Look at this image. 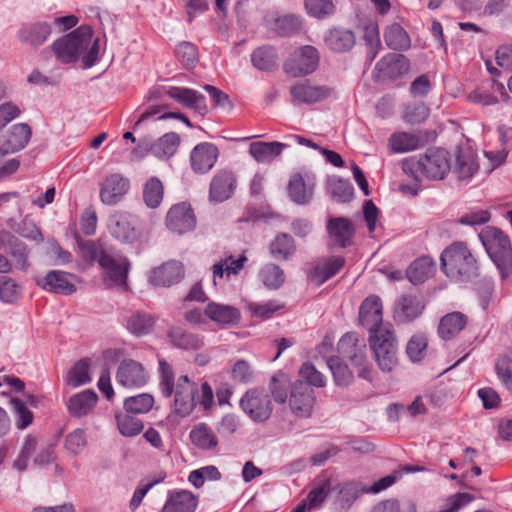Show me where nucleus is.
<instances>
[{
    "label": "nucleus",
    "mask_w": 512,
    "mask_h": 512,
    "mask_svg": "<svg viewBox=\"0 0 512 512\" xmlns=\"http://www.w3.org/2000/svg\"><path fill=\"white\" fill-rule=\"evenodd\" d=\"M57 60L63 64L82 59L85 68H90L99 59V39L93 40L89 26H80L71 33L57 39L51 46Z\"/></svg>",
    "instance_id": "f257e3e1"
},
{
    "label": "nucleus",
    "mask_w": 512,
    "mask_h": 512,
    "mask_svg": "<svg viewBox=\"0 0 512 512\" xmlns=\"http://www.w3.org/2000/svg\"><path fill=\"white\" fill-rule=\"evenodd\" d=\"M80 254L86 261H97L104 270V281L109 285L125 286L129 262L123 257H114L100 242L88 240L79 244Z\"/></svg>",
    "instance_id": "f03ea898"
},
{
    "label": "nucleus",
    "mask_w": 512,
    "mask_h": 512,
    "mask_svg": "<svg viewBox=\"0 0 512 512\" xmlns=\"http://www.w3.org/2000/svg\"><path fill=\"white\" fill-rule=\"evenodd\" d=\"M445 275L455 281H468L478 275V263L464 242H454L440 256Z\"/></svg>",
    "instance_id": "7ed1b4c3"
},
{
    "label": "nucleus",
    "mask_w": 512,
    "mask_h": 512,
    "mask_svg": "<svg viewBox=\"0 0 512 512\" xmlns=\"http://www.w3.org/2000/svg\"><path fill=\"white\" fill-rule=\"evenodd\" d=\"M479 238L492 262L506 279L512 269V243L507 234L492 226L484 227Z\"/></svg>",
    "instance_id": "20e7f679"
},
{
    "label": "nucleus",
    "mask_w": 512,
    "mask_h": 512,
    "mask_svg": "<svg viewBox=\"0 0 512 512\" xmlns=\"http://www.w3.org/2000/svg\"><path fill=\"white\" fill-rule=\"evenodd\" d=\"M370 347L379 368L390 372L398 363V342L390 327H380L369 335Z\"/></svg>",
    "instance_id": "39448f33"
},
{
    "label": "nucleus",
    "mask_w": 512,
    "mask_h": 512,
    "mask_svg": "<svg viewBox=\"0 0 512 512\" xmlns=\"http://www.w3.org/2000/svg\"><path fill=\"white\" fill-rule=\"evenodd\" d=\"M415 166L428 179L442 180L451 169L450 154L442 148H431L417 162L405 160L402 163L406 173H412Z\"/></svg>",
    "instance_id": "423d86ee"
},
{
    "label": "nucleus",
    "mask_w": 512,
    "mask_h": 512,
    "mask_svg": "<svg viewBox=\"0 0 512 512\" xmlns=\"http://www.w3.org/2000/svg\"><path fill=\"white\" fill-rule=\"evenodd\" d=\"M318 63V50L311 45H305L290 55L283 64V70L292 77H300L314 72Z\"/></svg>",
    "instance_id": "0eeeda50"
},
{
    "label": "nucleus",
    "mask_w": 512,
    "mask_h": 512,
    "mask_svg": "<svg viewBox=\"0 0 512 512\" xmlns=\"http://www.w3.org/2000/svg\"><path fill=\"white\" fill-rule=\"evenodd\" d=\"M315 403L316 396L312 387L302 380L293 383L289 390L288 406L295 417H311Z\"/></svg>",
    "instance_id": "6e6552de"
},
{
    "label": "nucleus",
    "mask_w": 512,
    "mask_h": 512,
    "mask_svg": "<svg viewBox=\"0 0 512 512\" xmlns=\"http://www.w3.org/2000/svg\"><path fill=\"white\" fill-rule=\"evenodd\" d=\"M242 410L255 422L266 421L272 413V403L267 393L251 389L240 400Z\"/></svg>",
    "instance_id": "1a4fd4ad"
},
{
    "label": "nucleus",
    "mask_w": 512,
    "mask_h": 512,
    "mask_svg": "<svg viewBox=\"0 0 512 512\" xmlns=\"http://www.w3.org/2000/svg\"><path fill=\"white\" fill-rule=\"evenodd\" d=\"M137 216L128 212H118L109 219V231L113 237L123 243H133L140 239Z\"/></svg>",
    "instance_id": "9d476101"
},
{
    "label": "nucleus",
    "mask_w": 512,
    "mask_h": 512,
    "mask_svg": "<svg viewBox=\"0 0 512 512\" xmlns=\"http://www.w3.org/2000/svg\"><path fill=\"white\" fill-rule=\"evenodd\" d=\"M166 227L179 235L193 231L196 227V217L190 204L181 202L173 205L166 215Z\"/></svg>",
    "instance_id": "9b49d317"
},
{
    "label": "nucleus",
    "mask_w": 512,
    "mask_h": 512,
    "mask_svg": "<svg viewBox=\"0 0 512 512\" xmlns=\"http://www.w3.org/2000/svg\"><path fill=\"white\" fill-rule=\"evenodd\" d=\"M149 374L144 366L133 359H125L118 366L116 382L118 385L133 389L141 388L147 384Z\"/></svg>",
    "instance_id": "f8f14e48"
},
{
    "label": "nucleus",
    "mask_w": 512,
    "mask_h": 512,
    "mask_svg": "<svg viewBox=\"0 0 512 512\" xmlns=\"http://www.w3.org/2000/svg\"><path fill=\"white\" fill-rule=\"evenodd\" d=\"M197 385L187 375L178 377L174 385V411L181 417L188 416L194 409Z\"/></svg>",
    "instance_id": "ddd939ff"
},
{
    "label": "nucleus",
    "mask_w": 512,
    "mask_h": 512,
    "mask_svg": "<svg viewBox=\"0 0 512 512\" xmlns=\"http://www.w3.org/2000/svg\"><path fill=\"white\" fill-rule=\"evenodd\" d=\"M423 298L417 294H404L395 303L393 317L397 323L405 324L417 319L424 311Z\"/></svg>",
    "instance_id": "4468645a"
},
{
    "label": "nucleus",
    "mask_w": 512,
    "mask_h": 512,
    "mask_svg": "<svg viewBox=\"0 0 512 512\" xmlns=\"http://www.w3.org/2000/svg\"><path fill=\"white\" fill-rule=\"evenodd\" d=\"M409 60L402 54L389 53L375 66L377 78L381 80H395L409 71Z\"/></svg>",
    "instance_id": "2eb2a0df"
},
{
    "label": "nucleus",
    "mask_w": 512,
    "mask_h": 512,
    "mask_svg": "<svg viewBox=\"0 0 512 512\" xmlns=\"http://www.w3.org/2000/svg\"><path fill=\"white\" fill-rule=\"evenodd\" d=\"M219 156L218 148L209 142L196 145L190 153V163L194 172L206 173L213 168Z\"/></svg>",
    "instance_id": "dca6fc26"
},
{
    "label": "nucleus",
    "mask_w": 512,
    "mask_h": 512,
    "mask_svg": "<svg viewBox=\"0 0 512 512\" xmlns=\"http://www.w3.org/2000/svg\"><path fill=\"white\" fill-rule=\"evenodd\" d=\"M130 182L119 173L107 176L100 189V199L106 205H115L128 192Z\"/></svg>",
    "instance_id": "f3484780"
},
{
    "label": "nucleus",
    "mask_w": 512,
    "mask_h": 512,
    "mask_svg": "<svg viewBox=\"0 0 512 512\" xmlns=\"http://www.w3.org/2000/svg\"><path fill=\"white\" fill-rule=\"evenodd\" d=\"M359 321L369 330L370 334L377 328L386 327L382 324V303L378 296L371 295L362 302L359 309Z\"/></svg>",
    "instance_id": "a211bd4d"
},
{
    "label": "nucleus",
    "mask_w": 512,
    "mask_h": 512,
    "mask_svg": "<svg viewBox=\"0 0 512 512\" xmlns=\"http://www.w3.org/2000/svg\"><path fill=\"white\" fill-rule=\"evenodd\" d=\"M184 276L181 262L170 260L152 270L149 280L155 286L168 287L178 283Z\"/></svg>",
    "instance_id": "6ab92c4d"
},
{
    "label": "nucleus",
    "mask_w": 512,
    "mask_h": 512,
    "mask_svg": "<svg viewBox=\"0 0 512 512\" xmlns=\"http://www.w3.org/2000/svg\"><path fill=\"white\" fill-rule=\"evenodd\" d=\"M167 95L178 103L204 115L207 113V104L204 95L196 90L185 87H170Z\"/></svg>",
    "instance_id": "aec40b11"
},
{
    "label": "nucleus",
    "mask_w": 512,
    "mask_h": 512,
    "mask_svg": "<svg viewBox=\"0 0 512 512\" xmlns=\"http://www.w3.org/2000/svg\"><path fill=\"white\" fill-rule=\"evenodd\" d=\"M235 176L229 171H219L210 183L209 199L213 202H223L234 193Z\"/></svg>",
    "instance_id": "412c9836"
},
{
    "label": "nucleus",
    "mask_w": 512,
    "mask_h": 512,
    "mask_svg": "<svg viewBox=\"0 0 512 512\" xmlns=\"http://www.w3.org/2000/svg\"><path fill=\"white\" fill-rule=\"evenodd\" d=\"M294 103L311 104L327 98L330 89L325 86H314L308 82L298 83L290 88Z\"/></svg>",
    "instance_id": "4be33fe9"
},
{
    "label": "nucleus",
    "mask_w": 512,
    "mask_h": 512,
    "mask_svg": "<svg viewBox=\"0 0 512 512\" xmlns=\"http://www.w3.org/2000/svg\"><path fill=\"white\" fill-rule=\"evenodd\" d=\"M356 42L354 33L344 28L329 29L324 35L325 46L334 53L350 51Z\"/></svg>",
    "instance_id": "5701e85b"
},
{
    "label": "nucleus",
    "mask_w": 512,
    "mask_h": 512,
    "mask_svg": "<svg viewBox=\"0 0 512 512\" xmlns=\"http://www.w3.org/2000/svg\"><path fill=\"white\" fill-rule=\"evenodd\" d=\"M71 277L72 275L69 273L53 270L48 272L44 279L38 282V285L49 292L70 295L76 291L75 285L70 280Z\"/></svg>",
    "instance_id": "b1692460"
},
{
    "label": "nucleus",
    "mask_w": 512,
    "mask_h": 512,
    "mask_svg": "<svg viewBox=\"0 0 512 512\" xmlns=\"http://www.w3.org/2000/svg\"><path fill=\"white\" fill-rule=\"evenodd\" d=\"M198 498L188 490L171 491L162 512H195Z\"/></svg>",
    "instance_id": "393cba45"
},
{
    "label": "nucleus",
    "mask_w": 512,
    "mask_h": 512,
    "mask_svg": "<svg viewBox=\"0 0 512 512\" xmlns=\"http://www.w3.org/2000/svg\"><path fill=\"white\" fill-rule=\"evenodd\" d=\"M327 230L333 242L340 247H347L351 243L355 229L352 222L344 217L330 218Z\"/></svg>",
    "instance_id": "a878e982"
},
{
    "label": "nucleus",
    "mask_w": 512,
    "mask_h": 512,
    "mask_svg": "<svg viewBox=\"0 0 512 512\" xmlns=\"http://www.w3.org/2000/svg\"><path fill=\"white\" fill-rule=\"evenodd\" d=\"M344 264L345 259L341 256L329 257L315 265V267L310 271L309 278L316 285H322L337 274Z\"/></svg>",
    "instance_id": "bb28decb"
},
{
    "label": "nucleus",
    "mask_w": 512,
    "mask_h": 512,
    "mask_svg": "<svg viewBox=\"0 0 512 512\" xmlns=\"http://www.w3.org/2000/svg\"><path fill=\"white\" fill-rule=\"evenodd\" d=\"M205 315L221 325H231L239 322L241 314L240 311L231 305L210 302L204 310Z\"/></svg>",
    "instance_id": "cd10ccee"
},
{
    "label": "nucleus",
    "mask_w": 512,
    "mask_h": 512,
    "mask_svg": "<svg viewBox=\"0 0 512 512\" xmlns=\"http://www.w3.org/2000/svg\"><path fill=\"white\" fill-rule=\"evenodd\" d=\"M288 146V144L278 141L252 142L249 146V153L258 163H270Z\"/></svg>",
    "instance_id": "c85d7f7f"
},
{
    "label": "nucleus",
    "mask_w": 512,
    "mask_h": 512,
    "mask_svg": "<svg viewBox=\"0 0 512 512\" xmlns=\"http://www.w3.org/2000/svg\"><path fill=\"white\" fill-rule=\"evenodd\" d=\"M251 62L258 70L271 72L278 68L279 57L274 47L261 46L252 52Z\"/></svg>",
    "instance_id": "c756f323"
},
{
    "label": "nucleus",
    "mask_w": 512,
    "mask_h": 512,
    "mask_svg": "<svg viewBox=\"0 0 512 512\" xmlns=\"http://www.w3.org/2000/svg\"><path fill=\"white\" fill-rule=\"evenodd\" d=\"M97 400L98 396L93 390L82 391L69 399V412L76 417L85 416L93 410Z\"/></svg>",
    "instance_id": "7c9ffc66"
},
{
    "label": "nucleus",
    "mask_w": 512,
    "mask_h": 512,
    "mask_svg": "<svg viewBox=\"0 0 512 512\" xmlns=\"http://www.w3.org/2000/svg\"><path fill=\"white\" fill-rule=\"evenodd\" d=\"M167 337L174 347L183 350H197L203 345V340L199 335L185 331L180 327H172L168 331Z\"/></svg>",
    "instance_id": "2f4dec72"
},
{
    "label": "nucleus",
    "mask_w": 512,
    "mask_h": 512,
    "mask_svg": "<svg viewBox=\"0 0 512 512\" xmlns=\"http://www.w3.org/2000/svg\"><path fill=\"white\" fill-rule=\"evenodd\" d=\"M435 271L434 261L423 256L414 260L406 271L407 278L413 284L424 283Z\"/></svg>",
    "instance_id": "473e14b6"
},
{
    "label": "nucleus",
    "mask_w": 512,
    "mask_h": 512,
    "mask_svg": "<svg viewBox=\"0 0 512 512\" xmlns=\"http://www.w3.org/2000/svg\"><path fill=\"white\" fill-rule=\"evenodd\" d=\"M467 318L461 312H452L445 315L439 323L438 333L444 340H449L458 335L466 326Z\"/></svg>",
    "instance_id": "72a5a7b5"
},
{
    "label": "nucleus",
    "mask_w": 512,
    "mask_h": 512,
    "mask_svg": "<svg viewBox=\"0 0 512 512\" xmlns=\"http://www.w3.org/2000/svg\"><path fill=\"white\" fill-rule=\"evenodd\" d=\"M247 262V257L241 254L237 259L233 256H227L212 266L213 282L216 285L218 278L226 276L229 278L231 275H237L243 269L244 264Z\"/></svg>",
    "instance_id": "f704fd0d"
},
{
    "label": "nucleus",
    "mask_w": 512,
    "mask_h": 512,
    "mask_svg": "<svg viewBox=\"0 0 512 512\" xmlns=\"http://www.w3.org/2000/svg\"><path fill=\"white\" fill-rule=\"evenodd\" d=\"M30 135L31 130L28 124L20 123L13 125L6 140L7 148H0V158L9 151L15 152L24 148L29 141Z\"/></svg>",
    "instance_id": "c9c22d12"
},
{
    "label": "nucleus",
    "mask_w": 512,
    "mask_h": 512,
    "mask_svg": "<svg viewBox=\"0 0 512 512\" xmlns=\"http://www.w3.org/2000/svg\"><path fill=\"white\" fill-rule=\"evenodd\" d=\"M479 165L475 154L470 150H458L454 172L460 180L470 179L477 171Z\"/></svg>",
    "instance_id": "e433bc0d"
},
{
    "label": "nucleus",
    "mask_w": 512,
    "mask_h": 512,
    "mask_svg": "<svg viewBox=\"0 0 512 512\" xmlns=\"http://www.w3.org/2000/svg\"><path fill=\"white\" fill-rule=\"evenodd\" d=\"M191 442L202 450H213L218 445V439L213 430L205 423L195 425L190 431Z\"/></svg>",
    "instance_id": "4c0bfd02"
},
{
    "label": "nucleus",
    "mask_w": 512,
    "mask_h": 512,
    "mask_svg": "<svg viewBox=\"0 0 512 512\" xmlns=\"http://www.w3.org/2000/svg\"><path fill=\"white\" fill-rule=\"evenodd\" d=\"M386 45L392 50H407L410 48V37L404 28L398 23L388 25L384 31Z\"/></svg>",
    "instance_id": "58836bf2"
},
{
    "label": "nucleus",
    "mask_w": 512,
    "mask_h": 512,
    "mask_svg": "<svg viewBox=\"0 0 512 512\" xmlns=\"http://www.w3.org/2000/svg\"><path fill=\"white\" fill-rule=\"evenodd\" d=\"M421 144L418 135L408 132L393 133L388 140V145L392 153H405L416 150Z\"/></svg>",
    "instance_id": "ea45409f"
},
{
    "label": "nucleus",
    "mask_w": 512,
    "mask_h": 512,
    "mask_svg": "<svg viewBox=\"0 0 512 512\" xmlns=\"http://www.w3.org/2000/svg\"><path fill=\"white\" fill-rule=\"evenodd\" d=\"M338 351L343 357L349 360L352 358L353 354L367 352L366 341L357 333H346L338 342Z\"/></svg>",
    "instance_id": "a19ab883"
},
{
    "label": "nucleus",
    "mask_w": 512,
    "mask_h": 512,
    "mask_svg": "<svg viewBox=\"0 0 512 512\" xmlns=\"http://www.w3.org/2000/svg\"><path fill=\"white\" fill-rule=\"evenodd\" d=\"M327 191L339 203L349 202L354 195V188L348 180L333 176L327 180Z\"/></svg>",
    "instance_id": "79ce46f5"
},
{
    "label": "nucleus",
    "mask_w": 512,
    "mask_h": 512,
    "mask_svg": "<svg viewBox=\"0 0 512 512\" xmlns=\"http://www.w3.org/2000/svg\"><path fill=\"white\" fill-rule=\"evenodd\" d=\"M180 145V136L175 132H169L160 137L152 146V153L158 158L173 156Z\"/></svg>",
    "instance_id": "37998d69"
},
{
    "label": "nucleus",
    "mask_w": 512,
    "mask_h": 512,
    "mask_svg": "<svg viewBox=\"0 0 512 512\" xmlns=\"http://www.w3.org/2000/svg\"><path fill=\"white\" fill-rule=\"evenodd\" d=\"M291 200L297 204L308 203L313 195V187L307 186L301 175L293 176L288 186Z\"/></svg>",
    "instance_id": "c03bdc74"
},
{
    "label": "nucleus",
    "mask_w": 512,
    "mask_h": 512,
    "mask_svg": "<svg viewBox=\"0 0 512 512\" xmlns=\"http://www.w3.org/2000/svg\"><path fill=\"white\" fill-rule=\"evenodd\" d=\"M296 251L293 238L286 233H280L270 244V252L280 260L289 259Z\"/></svg>",
    "instance_id": "a18cd8bd"
},
{
    "label": "nucleus",
    "mask_w": 512,
    "mask_h": 512,
    "mask_svg": "<svg viewBox=\"0 0 512 512\" xmlns=\"http://www.w3.org/2000/svg\"><path fill=\"white\" fill-rule=\"evenodd\" d=\"M155 324V318L148 313L136 312L127 320V329L136 336L149 334Z\"/></svg>",
    "instance_id": "49530a36"
},
{
    "label": "nucleus",
    "mask_w": 512,
    "mask_h": 512,
    "mask_svg": "<svg viewBox=\"0 0 512 512\" xmlns=\"http://www.w3.org/2000/svg\"><path fill=\"white\" fill-rule=\"evenodd\" d=\"M115 419L119 432L125 437L136 436L143 430V422L128 412L117 411Z\"/></svg>",
    "instance_id": "de8ad7c7"
},
{
    "label": "nucleus",
    "mask_w": 512,
    "mask_h": 512,
    "mask_svg": "<svg viewBox=\"0 0 512 512\" xmlns=\"http://www.w3.org/2000/svg\"><path fill=\"white\" fill-rule=\"evenodd\" d=\"M164 197V187L162 182L156 178L151 177L144 185L143 188V201L147 207L151 209L157 208Z\"/></svg>",
    "instance_id": "09e8293b"
},
{
    "label": "nucleus",
    "mask_w": 512,
    "mask_h": 512,
    "mask_svg": "<svg viewBox=\"0 0 512 512\" xmlns=\"http://www.w3.org/2000/svg\"><path fill=\"white\" fill-rule=\"evenodd\" d=\"M11 411L15 419V427L24 430L32 424V412L25 401L18 397H10Z\"/></svg>",
    "instance_id": "8fccbe9b"
},
{
    "label": "nucleus",
    "mask_w": 512,
    "mask_h": 512,
    "mask_svg": "<svg viewBox=\"0 0 512 512\" xmlns=\"http://www.w3.org/2000/svg\"><path fill=\"white\" fill-rule=\"evenodd\" d=\"M159 388L165 398H170L174 392L175 374L172 366L164 359H158Z\"/></svg>",
    "instance_id": "3c124183"
},
{
    "label": "nucleus",
    "mask_w": 512,
    "mask_h": 512,
    "mask_svg": "<svg viewBox=\"0 0 512 512\" xmlns=\"http://www.w3.org/2000/svg\"><path fill=\"white\" fill-rule=\"evenodd\" d=\"M153 405L154 397L147 393L128 397L124 401L125 411L133 414L148 413L152 409Z\"/></svg>",
    "instance_id": "603ef678"
},
{
    "label": "nucleus",
    "mask_w": 512,
    "mask_h": 512,
    "mask_svg": "<svg viewBox=\"0 0 512 512\" xmlns=\"http://www.w3.org/2000/svg\"><path fill=\"white\" fill-rule=\"evenodd\" d=\"M263 284L269 289H277L284 283L283 270L273 263L266 264L259 272Z\"/></svg>",
    "instance_id": "864d4df0"
},
{
    "label": "nucleus",
    "mask_w": 512,
    "mask_h": 512,
    "mask_svg": "<svg viewBox=\"0 0 512 512\" xmlns=\"http://www.w3.org/2000/svg\"><path fill=\"white\" fill-rule=\"evenodd\" d=\"M90 380V361L87 358L79 360L71 368L67 377V383L72 387L86 384Z\"/></svg>",
    "instance_id": "5fc2aeb1"
},
{
    "label": "nucleus",
    "mask_w": 512,
    "mask_h": 512,
    "mask_svg": "<svg viewBox=\"0 0 512 512\" xmlns=\"http://www.w3.org/2000/svg\"><path fill=\"white\" fill-rule=\"evenodd\" d=\"M327 365L331 370L334 381L338 386H347L353 380V373L348 365L341 362L338 357H330L327 360Z\"/></svg>",
    "instance_id": "6e6d98bb"
},
{
    "label": "nucleus",
    "mask_w": 512,
    "mask_h": 512,
    "mask_svg": "<svg viewBox=\"0 0 512 512\" xmlns=\"http://www.w3.org/2000/svg\"><path fill=\"white\" fill-rule=\"evenodd\" d=\"M304 6L308 15L316 19H325L335 12L332 0H304Z\"/></svg>",
    "instance_id": "4d7b16f0"
},
{
    "label": "nucleus",
    "mask_w": 512,
    "mask_h": 512,
    "mask_svg": "<svg viewBox=\"0 0 512 512\" xmlns=\"http://www.w3.org/2000/svg\"><path fill=\"white\" fill-rule=\"evenodd\" d=\"M284 307L283 304L278 303L275 300H270L263 303L250 302L247 304V310L252 317L260 319H268L273 316L274 313L281 310Z\"/></svg>",
    "instance_id": "13d9d810"
},
{
    "label": "nucleus",
    "mask_w": 512,
    "mask_h": 512,
    "mask_svg": "<svg viewBox=\"0 0 512 512\" xmlns=\"http://www.w3.org/2000/svg\"><path fill=\"white\" fill-rule=\"evenodd\" d=\"M299 374L302 378L301 380L304 383H307L309 387H324L326 384V380L323 374L320 371H318L313 364L309 362H306L301 366Z\"/></svg>",
    "instance_id": "bf43d9fd"
},
{
    "label": "nucleus",
    "mask_w": 512,
    "mask_h": 512,
    "mask_svg": "<svg viewBox=\"0 0 512 512\" xmlns=\"http://www.w3.org/2000/svg\"><path fill=\"white\" fill-rule=\"evenodd\" d=\"M276 27L281 35L290 36L302 28V20L294 14L284 15L276 20Z\"/></svg>",
    "instance_id": "052dcab7"
},
{
    "label": "nucleus",
    "mask_w": 512,
    "mask_h": 512,
    "mask_svg": "<svg viewBox=\"0 0 512 512\" xmlns=\"http://www.w3.org/2000/svg\"><path fill=\"white\" fill-rule=\"evenodd\" d=\"M429 112V108L424 103L410 104L405 107L403 119L410 124H419L428 118Z\"/></svg>",
    "instance_id": "680f3d73"
},
{
    "label": "nucleus",
    "mask_w": 512,
    "mask_h": 512,
    "mask_svg": "<svg viewBox=\"0 0 512 512\" xmlns=\"http://www.w3.org/2000/svg\"><path fill=\"white\" fill-rule=\"evenodd\" d=\"M427 347V339L424 335H414L407 343L406 353L413 361H420L424 355Z\"/></svg>",
    "instance_id": "e2e57ef3"
},
{
    "label": "nucleus",
    "mask_w": 512,
    "mask_h": 512,
    "mask_svg": "<svg viewBox=\"0 0 512 512\" xmlns=\"http://www.w3.org/2000/svg\"><path fill=\"white\" fill-rule=\"evenodd\" d=\"M331 491V482L328 479L323 480L317 487L312 489L307 497V507H317L324 502Z\"/></svg>",
    "instance_id": "0e129e2a"
},
{
    "label": "nucleus",
    "mask_w": 512,
    "mask_h": 512,
    "mask_svg": "<svg viewBox=\"0 0 512 512\" xmlns=\"http://www.w3.org/2000/svg\"><path fill=\"white\" fill-rule=\"evenodd\" d=\"M178 60L186 67L194 66L198 60L197 48L190 42H182L176 48Z\"/></svg>",
    "instance_id": "69168bd1"
},
{
    "label": "nucleus",
    "mask_w": 512,
    "mask_h": 512,
    "mask_svg": "<svg viewBox=\"0 0 512 512\" xmlns=\"http://www.w3.org/2000/svg\"><path fill=\"white\" fill-rule=\"evenodd\" d=\"M86 434L82 429H75L66 436L65 448L69 453L79 454L86 446Z\"/></svg>",
    "instance_id": "338daca9"
},
{
    "label": "nucleus",
    "mask_w": 512,
    "mask_h": 512,
    "mask_svg": "<svg viewBox=\"0 0 512 512\" xmlns=\"http://www.w3.org/2000/svg\"><path fill=\"white\" fill-rule=\"evenodd\" d=\"M473 500L474 496L469 493H456L445 500L440 512H457Z\"/></svg>",
    "instance_id": "774afa93"
}]
</instances>
